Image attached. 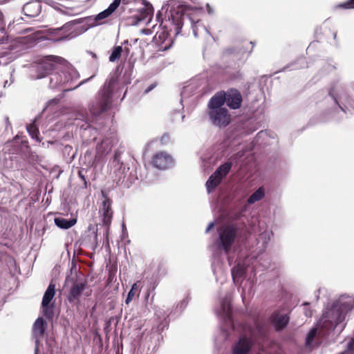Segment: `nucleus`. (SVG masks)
<instances>
[{
  "label": "nucleus",
  "instance_id": "obj_34",
  "mask_svg": "<svg viewBox=\"0 0 354 354\" xmlns=\"http://www.w3.org/2000/svg\"><path fill=\"white\" fill-rule=\"evenodd\" d=\"M123 52V48L120 46H117L113 48L111 53L109 56V61L114 62L118 60Z\"/></svg>",
  "mask_w": 354,
  "mask_h": 354
},
{
  "label": "nucleus",
  "instance_id": "obj_20",
  "mask_svg": "<svg viewBox=\"0 0 354 354\" xmlns=\"http://www.w3.org/2000/svg\"><path fill=\"white\" fill-rule=\"evenodd\" d=\"M288 310L283 309L275 310L271 316V322L277 330H281L288 325L290 317Z\"/></svg>",
  "mask_w": 354,
  "mask_h": 354
},
{
  "label": "nucleus",
  "instance_id": "obj_31",
  "mask_svg": "<svg viewBox=\"0 0 354 354\" xmlns=\"http://www.w3.org/2000/svg\"><path fill=\"white\" fill-rule=\"evenodd\" d=\"M264 195V189L262 187H259L248 198V203L249 204H253L262 199Z\"/></svg>",
  "mask_w": 354,
  "mask_h": 354
},
{
  "label": "nucleus",
  "instance_id": "obj_21",
  "mask_svg": "<svg viewBox=\"0 0 354 354\" xmlns=\"http://www.w3.org/2000/svg\"><path fill=\"white\" fill-rule=\"evenodd\" d=\"M152 163L155 167L164 170L174 166V160L167 153L160 151L153 156Z\"/></svg>",
  "mask_w": 354,
  "mask_h": 354
},
{
  "label": "nucleus",
  "instance_id": "obj_48",
  "mask_svg": "<svg viewBox=\"0 0 354 354\" xmlns=\"http://www.w3.org/2000/svg\"><path fill=\"white\" fill-rule=\"evenodd\" d=\"M167 139H169V136H167V135H164V136L162 137L161 140H162V142H166V140H167Z\"/></svg>",
  "mask_w": 354,
  "mask_h": 354
},
{
  "label": "nucleus",
  "instance_id": "obj_35",
  "mask_svg": "<svg viewBox=\"0 0 354 354\" xmlns=\"http://www.w3.org/2000/svg\"><path fill=\"white\" fill-rule=\"evenodd\" d=\"M138 291V285L136 283H133L131 286V290L128 292L127 297L125 299V304L128 305L133 299L134 296L136 295V292Z\"/></svg>",
  "mask_w": 354,
  "mask_h": 354
},
{
  "label": "nucleus",
  "instance_id": "obj_43",
  "mask_svg": "<svg viewBox=\"0 0 354 354\" xmlns=\"http://www.w3.org/2000/svg\"><path fill=\"white\" fill-rule=\"evenodd\" d=\"M73 37H74V35L71 36V34H68L67 35L60 37L59 39H57V41L64 40V39H70L73 38Z\"/></svg>",
  "mask_w": 354,
  "mask_h": 354
},
{
  "label": "nucleus",
  "instance_id": "obj_27",
  "mask_svg": "<svg viewBox=\"0 0 354 354\" xmlns=\"http://www.w3.org/2000/svg\"><path fill=\"white\" fill-rule=\"evenodd\" d=\"M225 92L223 91L216 93L208 102V110L225 109L223 105L225 103Z\"/></svg>",
  "mask_w": 354,
  "mask_h": 354
},
{
  "label": "nucleus",
  "instance_id": "obj_5",
  "mask_svg": "<svg viewBox=\"0 0 354 354\" xmlns=\"http://www.w3.org/2000/svg\"><path fill=\"white\" fill-rule=\"evenodd\" d=\"M272 235L270 230H265L259 234L257 239L256 248L250 254L246 257L242 253L239 254L235 261L236 265L232 268V277L235 284H238L245 273L247 266H248L251 261L257 259V255L262 254L266 249L268 242Z\"/></svg>",
  "mask_w": 354,
  "mask_h": 354
},
{
  "label": "nucleus",
  "instance_id": "obj_44",
  "mask_svg": "<svg viewBox=\"0 0 354 354\" xmlns=\"http://www.w3.org/2000/svg\"><path fill=\"white\" fill-rule=\"evenodd\" d=\"M142 32L145 35H151L152 33V30L151 29L147 28V29H142Z\"/></svg>",
  "mask_w": 354,
  "mask_h": 354
},
{
  "label": "nucleus",
  "instance_id": "obj_18",
  "mask_svg": "<svg viewBox=\"0 0 354 354\" xmlns=\"http://www.w3.org/2000/svg\"><path fill=\"white\" fill-rule=\"evenodd\" d=\"M55 295V285L50 283L42 298L41 309L44 315L50 319L53 316V305L50 304L51 301Z\"/></svg>",
  "mask_w": 354,
  "mask_h": 354
},
{
  "label": "nucleus",
  "instance_id": "obj_42",
  "mask_svg": "<svg viewBox=\"0 0 354 354\" xmlns=\"http://www.w3.org/2000/svg\"><path fill=\"white\" fill-rule=\"evenodd\" d=\"M206 8H207V12L209 15H212L214 13V10L209 3L206 4Z\"/></svg>",
  "mask_w": 354,
  "mask_h": 354
},
{
  "label": "nucleus",
  "instance_id": "obj_25",
  "mask_svg": "<svg viewBox=\"0 0 354 354\" xmlns=\"http://www.w3.org/2000/svg\"><path fill=\"white\" fill-rule=\"evenodd\" d=\"M117 8V3L113 1L104 11L100 12L95 17H88L87 19V22L92 26H97L101 24V20L110 16Z\"/></svg>",
  "mask_w": 354,
  "mask_h": 354
},
{
  "label": "nucleus",
  "instance_id": "obj_59",
  "mask_svg": "<svg viewBox=\"0 0 354 354\" xmlns=\"http://www.w3.org/2000/svg\"><path fill=\"white\" fill-rule=\"evenodd\" d=\"M1 31H3V30H4V28H1Z\"/></svg>",
  "mask_w": 354,
  "mask_h": 354
},
{
  "label": "nucleus",
  "instance_id": "obj_1",
  "mask_svg": "<svg viewBox=\"0 0 354 354\" xmlns=\"http://www.w3.org/2000/svg\"><path fill=\"white\" fill-rule=\"evenodd\" d=\"M353 308H354V298L349 295H342L339 298L328 302L317 326L310 329L307 334L306 345L309 348L315 346V338L317 333L322 337L328 335L335 329L341 333L346 326L344 323L346 315Z\"/></svg>",
  "mask_w": 354,
  "mask_h": 354
},
{
  "label": "nucleus",
  "instance_id": "obj_33",
  "mask_svg": "<svg viewBox=\"0 0 354 354\" xmlns=\"http://www.w3.org/2000/svg\"><path fill=\"white\" fill-rule=\"evenodd\" d=\"M27 131L32 138L35 139L37 142H40L39 138V129L36 125L35 120L32 123L27 126Z\"/></svg>",
  "mask_w": 354,
  "mask_h": 354
},
{
  "label": "nucleus",
  "instance_id": "obj_36",
  "mask_svg": "<svg viewBox=\"0 0 354 354\" xmlns=\"http://www.w3.org/2000/svg\"><path fill=\"white\" fill-rule=\"evenodd\" d=\"M337 7L344 9L354 8V0H348L345 3L339 4Z\"/></svg>",
  "mask_w": 354,
  "mask_h": 354
},
{
  "label": "nucleus",
  "instance_id": "obj_10",
  "mask_svg": "<svg viewBox=\"0 0 354 354\" xmlns=\"http://www.w3.org/2000/svg\"><path fill=\"white\" fill-rule=\"evenodd\" d=\"M67 286H70V290L67 295V299L70 304L78 305L80 298L84 291L88 287L86 279L84 275H77L67 277L66 279Z\"/></svg>",
  "mask_w": 354,
  "mask_h": 354
},
{
  "label": "nucleus",
  "instance_id": "obj_53",
  "mask_svg": "<svg viewBox=\"0 0 354 354\" xmlns=\"http://www.w3.org/2000/svg\"><path fill=\"white\" fill-rule=\"evenodd\" d=\"M32 28H27L26 30H24L23 32H30V31H32Z\"/></svg>",
  "mask_w": 354,
  "mask_h": 354
},
{
  "label": "nucleus",
  "instance_id": "obj_14",
  "mask_svg": "<svg viewBox=\"0 0 354 354\" xmlns=\"http://www.w3.org/2000/svg\"><path fill=\"white\" fill-rule=\"evenodd\" d=\"M232 166V162H226L219 166L209 176L205 184L208 193L213 191L221 183L222 179L225 177L230 171Z\"/></svg>",
  "mask_w": 354,
  "mask_h": 354
},
{
  "label": "nucleus",
  "instance_id": "obj_55",
  "mask_svg": "<svg viewBox=\"0 0 354 354\" xmlns=\"http://www.w3.org/2000/svg\"><path fill=\"white\" fill-rule=\"evenodd\" d=\"M336 36H337V33H336V32H335V33L333 34L334 39H335V38H336Z\"/></svg>",
  "mask_w": 354,
  "mask_h": 354
},
{
  "label": "nucleus",
  "instance_id": "obj_8",
  "mask_svg": "<svg viewBox=\"0 0 354 354\" xmlns=\"http://www.w3.org/2000/svg\"><path fill=\"white\" fill-rule=\"evenodd\" d=\"M113 82V79L106 82L103 88L91 102L88 109L93 117L95 118L111 108L112 103V84Z\"/></svg>",
  "mask_w": 354,
  "mask_h": 354
},
{
  "label": "nucleus",
  "instance_id": "obj_52",
  "mask_svg": "<svg viewBox=\"0 0 354 354\" xmlns=\"http://www.w3.org/2000/svg\"><path fill=\"white\" fill-rule=\"evenodd\" d=\"M68 26H63L62 28H61L59 29V30H61V31H64V30H65L66 29H67V28H68Z\"/></svg>",
  "mask_w": 354,
  "mask_h": 354
},
{
  "label": "nucleus",
  "instance_id": "obj_29",
  "mask_svg": "<svg viewBox=\"0 0 354 354\" xmlns=\"http://www.w3.org/2000/svg\"><path fill=\"white\" fill-rule=\"evenodd\" d=\"M189 20L192 24V32L195 37L203 33L209 34L206 27L203 24L200 19L194 21L192 18L189 17Z\"/></svg>",
  "mask_w": 354,
  "mask_h": 354
},
{
  "label": "nucleus",
  "instance_id": "obj_30",
  "mask_svg": "<svg viewBox=\"0 0 354 354\" xmlns=\"http://www.w3.org/2000/svg\"><path fill=\"white\" fill-rule=\"evenodd\" d=\"M76 223V218L66 219L61 217L55 218V224L61 229H68L73 227Z\"/></svg>",
  "mask_w": 354,
  "mask_h": 354
},
{
  "label": "nucleus",
  "instance_id": "obj_37",
  "mask_svg": "<svg viewBox=\"0 0 354 354\" xmlns=\"http://www.w3.org/2000/svg\"><path fill=\"white\" fill-rule=\"evenodd\" d=\"M189 303V297H186L184 298L180 304L177 305V308H180V310H183L185 308V307L187 306Z\"/></svg>",
  "mask_w": 354,
  "mask_h": 354
},
{
  "label": "nucleus",
  "instance_id": "obj_50",
  "mask_svg": "<svg viewBox=\"0 0 354 354\" xmlns=\"http://www.w3.org/2000/svg\"><path fill=\"white\" fill-rule=\"evenodd\" d=\"M241 296L243 297V299L244 300L245 299V288H243V291H242V293H241Z\"/></svg>",
  "mask_w": 354,
  "mask_h": 354
},
{
  "label": "nucleus",
  "instance_id": "obj_22",
  "mask_svg": "<svg viewBox=\"0 0 354 354\" xmlns=\"http://www.w3.org/2000/svg\"><path fill=\"white\" fill-rule=\"evenodd\" d=\"M118 142L117 138L111 136L104 138L101 143L98 144L96 147V157L101 158L104 155L109 153L113 146Z\"/></svg>",
  "mask_w": 354,
  "mask_h": 354
},
{
  "label": "nucleus",
  "instance_id": "obj_7",
  "mask_svg": "<svg viewBox=\"0 0 354 354\" xmlns=\"http://www.w3.org/2000/svg\"><path fill=\"white\" fill-rule=\"evenodd\" d=\"M349 87L340 83H335L328 91V95L334 103L335 111L340 110L344 113H354V101L348 94Z\"/></svg>",
  "mask_w": 354,
  "mask_h": 354
},
{
  "label": "nucleus",
  "instance_id": "obj_3",
  "mask_svg": "<svg viewBox=\"0 0 354 354\" xmlns=\"http://www.w3.org/2000/svg\"><path fill=\"white\" fill-rule=\"evenodd\" d=\"M218 238L213 243L211 250L213 256L212 271L216 281L219 278H225V271L221 265V258L227 257L229 264L231 266L233 258L230 255V251L236 236V230L232 225H223L217 230Z\"/></svg>",
  "mask_w": 354,
  "mask_h": 354
},
{
  "label": "nucleus",
  "instance_id": "obj_19",
  "mask_svg": "<svg viewBox=\"0 0 354 354\" xmlns=\"http://www.w3.org/2000/svg\"><path fill=\"white\" fill-rule=\"evenodd\" d=\"M103 201L100 206L99 212L102 217V220L106 227V232L109 230V225L111 223L113 217V210L111 209V201L106 196L104 192H102Z\"/></svg>",
  "mask_w": 354,
  "mask_h": 354
},
{
  "label": "nucleus",
  "instance_id": "obj_60",
  "mask_svg": "<svg viewBox=\"0 0 354 354\" xmlns=\"http://www.w3.org/2000/svg\"><path fill=\"white\" fill-rule=\"evenodd\" d=\"M353 86H354V83H353Z\"/></svg>",
  "mask_w": 354,
  "mask_h": 354
},
{
  "label": "nucleus",
  "instance_id": "obj_23",
  "mask_svg": "<svg viewBox=\"0 0 354 354\" xmlns=\"http://www.w3.org/2000/svg\"><path fill=\"white\" fill-rule=\"evenodd\" d=\"M46 328V322L43 318L39 317L36 319L33 325L32 335L35 342V354H38L39 344L40 339L43 337Z\"/></svg>",
  "mask_w": 354,
  "mask_h": 354
},
{
  "label": "nucleus",
  "instance_id": "obj_4",
  "mask_svg": "<svg viewBox=\"0 0 354 354\" xmlns=\"http://www.w3.org/2000/svg\"><path fill=\"white\" fill-rule=\"evenodd\" d=\"M252 324L242 326V333L232 347V354H249L252 346L264 336V324L260 318L254 319Z\"/></svg>",
  "mask_w": 354,
  "mask_h": 354
},
{
  "label": "nucleus",
  "instance_id": "obj_2",
  "mask_svg": "<svg viewBox=\"0 0 354 354\" xmlns=\"http://www.w3.org/2000/svg\"><path fill=\"white\" fill-rule=\"evenodd\" d=\"M183 11V0H168L156 15L157 21L160 22V30L156 31L153 41L159 46V50L169 49L174 43L171 34L176 37L180 33Z\"/></svg>",
  "mask_w": 354,
  "mask_h": 354
},
{
  "label": "nucleus",
  "instance_id": "obj_40",
  "mask_svg": "<svg viewBox=\"0 0 354 354\" xmlns=\"http://www.w3.org/2000/svg\"><path fill=\"white\" fill-rule=\"evenodd\" d=\"M84 169H82V170H80L78 171V175L80 176V178L84 182V183L86 184V177H85V175L84 174Z\"/></svg>",
  "mask_w": 354,
  "mask_h": 354
},
{
  "label": "nucleus",
  "instance_id": "obj_15",
  "mask_svg": "<svg viewBox=\"0 0 354 354\" xmlns=\"http://www.w3.org/2000/svg\"><path fill=\"white\" fill-rule=\"evenodd\" d=\"M26 37H19L17 40L9 41L7 37H1L0 39V49L5 51L0 53V66L7 65L13 59L11 52L15 49V46L19 42H24L22 40Z\"/></svg>",
  "mask_w": 354,
  "mask_h": 354
},
{
  "label": "nucleus",
  "instance_id": "obj_51",
  "mask_svg": "<svg viewBox=\"0 0 354 354\" xmlns=\"http://www.w3.org/2000/svg\"><path fill=\"white\" fill-rule=\"evenodd\" d=\"M3 24V16L1 12H0V26Z\"/></svg>",
  "mask_w": 354,
  "mask_h": 354
},
{
  "label": "nucleus",
  "instance_id": "obj_47",
  "mask_svg": "<svg viewBox=\"0 0 354 354\" xmlns=\"http://www.w3.org/2000/svg\"><path fill=\"white\" fill-rule=\"evenodd\" d=\"M129 48L128 47L124 46L123 48V52L126 53V55L127 56L129 53Z\"/></svg>",
  "mask_w": 354,
  "mask_h": 354
},
{
  "label": "nucleus",
  "instance_id": "obj_13",
  "mask_svg": "<svg viewBox=\"0 0 354 354\" xmlns=\"http://www.w3.org/2000/svg\"><path fill=\"white\" fill-rule=\"evenodd\" d=\"M75 124L80 126L81 136L82 138L87 142L95 141L97 140L99 132L96 128L93 127L88 122V117L84 115V113H78L75 118Z\"/></svg>",
  "mask_w": 354,
  "mask_h": 354
},
{
  "label": "nucleus",
  "instance_id": "obj_11",
  "mask_svg": "<svg viewBox=\"0 0 354 354\" xmlns=\"http://www.w3.org/2000/svg\"><path fill=\"white\" fill-rule=\"evenodd\" d=\"M216 312L217 315L223 320L224 324L221 326L222 330L225 333L226 337L229 336L231 331L234 329V324L231 315L230 295H225L224 298L221 299L220 307Z\"/></svg>",
  "mask_w": 354,
  "mask_h": 354
},
{
  "label": "nucleus",
  "instance_id": "obj_6",
  "mask_svg": "<svg viewBox=\"0 0 354 354\" xmlns=\"http://www.w3.org/2000/svg\"><path fill=\"white\" fill-rule=\"evenodd\" d=\"M56 71V72L50 74L49 86L51 88H60L64 91L75 89L93 77V76H91L77 84L74 85L75 82L80 78V74L78 71L65 59L64 63L60 64Z\"/></svg>",
  "mask_w": 354,
  "mask_h": 354
},
{
  "label": "nucleus",
  "instance_id": "obj_32",
  "mask_svg": "<svg viewBox=\"0 0 354 354\" xmlns=\"http://www.w3.org/2000/svg\"><path fill=\"white\" fill-rule=\"evenodd\" d=\"M195 88L196 87L192 84L184 86L181 91V101L183 102L189 96L193 95L195 93Z\"/></svg>",
  "mask_w": 354,
  "mask_h": 354
},
{
  "label": "nucleus",
  "instance_id": "obj_46",
  "mask_svg": "<svg viewBox=\"0 0 354 354\" xmlns=\"http://www.w3.org/2000/svg\"><path fill=\"white\" fill-rule=\"evenodd\" d=\"M155 87V85L154 84H151V86H149L146 90H145V93H149V91H151L153 88Z\"/></svg>",
  "mask_w": 354,
  "mask_h": 354
},
{
  "label": "nucleus",
  "instance_id": "obj_12",
  "mask_svg": "<svg viewBox=\"0 0 354 354\" xmlns=\"http://www.w3.org/2000/svg\"><path fill=\"white\" fill-rule=\"evenodd\" d=\"M113 2L117 3V8H118L121 3L123 4L140 3L143 6L142 8L139 9V15H136L132 17V25H138L141 22L148 23L151 20V15L153 12V7L146 0H114Z\"/></svg>",
  "mask_w": 354,
  "mask_h": 354
},
{
  "label": "nucleus",
  "instance_id": "obj_56",
  "mask_svg": "<svg viewBox=\"0 0 354 354\" xmlns=\"http://www.w3.org/2000/svg\"><path fill=\"white\" fill-rule=\"evenodd\" d=\"M184 118H185V115H182V121H183V120H184Z\"/></svg>",
  "mask_w": 354,
  "mask_h": 354
},
{
  "label": "nucleus",
  "instance_id": "obj_49",
  "mask_svg": "<svg viewBox=\"0 0 354 354\" xmlns=\"http://www.w3.org/2000/svg\"><path fill=\"white\" fill-rule=\"evenodd\" d=\"M305 315H306V317H311L312 316V313L310 310H306L305 311Z\"/></svg>",
  "mask_w": 354,
  "mask_h": 354
},
{
  "label": "nucleus",
  "instance_id": "obj_57",
  "mask_svg": "<svg viewBox=\"0 0 354 354\" xmlns=\"http://www.w3.org/2000/svg\"><path fill=\"white\" fill-rule=\"evenodd\" d=\"M299 67H293L292 69H298Z\"/></svg>",
  "mask_w": 354,
  "mask_h": 354
},
{
  "label": "nucleus",
  "instance_id": "obj_41",
  "mask_svg": "<svg viewBox=\"0 0 354 354\" xmlns=\"http://www.w3.org/2000/svg\"><path fill=\"white\" fill-rule=\"evenodd\" d=\"M214 225H215V223L214 222H211L208 225V226H207V229L205 230V232L208 233L210 231V230L212 229L214 227Z\"/></svg>",
  "mask_w": 354,
  "mask_h": 354
},
{
  "label": "nucleus",
  "instance_id": "obj_45",
  "mask_svg": "<svg viewBox=\"0 0 354 354\" xmlns=\"http://www.w3.org/2000/svg\"><path fill=\"white\" fill-rule=\"evenodd\" d=\"M243 156V153L240 151V152H238L236 155H234V156H233L232 158H241Z\"/></svg>",
  "mask_w": 354,
  "mask_h": 354
},
{
  "label": "nucleus",
  "instance_id": "obj_17",
  "mask_svg": "<svg viewBox=\"0 0 354 354\" xmlns=\"http://www.w3.org/2000/svg\"><path fill=\"white\" fill-rule=\"evenodd\" d=\"M120 152L117 151L111 161V172L114 175V181L120 183L124 180L127 173L129 168H126L120 161Z\"/></svg>",
  "mask_w": 354,
  "mask_h": 354
},
{
  "label": "nucleus",
  "instance_id": "obj_39",
  "mask_svg": "<svg viewBox=\"0 0 354 354\" xmlns=\"http://www.w3.org/2000/svg\"><path fill=\"white\" fill-rule=\"evenodd\" d=\"M13 72H14V71H12L10 73V81H8V80H5L4 81V83H3V86L4 87L10 86L12 84V82H14V80L12 78V73Z\"/></svg>",
  "mask_w": 354,
  "mask_h": 354
},
{
  "label": "nucleus",
  "instance_id": "obj_58",
  "mask_svg": "<svg viewBox=\"0 0 354 354\" xmlns=\"http://www.w3.org/2000/svg\"><path fill=\"white\" fill-rule=\"evenodd\" d=\"M128 44V41H125L124 42V44Z\"/></svg>",
  "mask_w": 354,
  "mask_h": 354
},
{
  "label": "nucleus",
  "instance_id": "obj_54",
  "mask_svg": "<svg viewBox=\"0 0 354 354\" xmlns=\"http://www.w3.org/2000/svg\"><path fill=\"white\" fill-rule=\"evenodd\" d=\"M298 62L301 63V64H304V62H304V59H303V58H301V59H298Z\"/></svg>",
  "mask_w": 354,
  "mask_h": 354
},
{
  "label": "nucleus",
  "instance_id": "obj_38",
  "mask_svg": "<svg viewBox=\"0 0 354 354\" xmlns=\"http://www.w3.org/2000/svg\"><path fill=\"white\" fill-rule=\"evenodd\" d=\"M88 229L89 231H92V233L93 234V239L96 241L97 239V228L95 225H89L88 227Z\"/></svg>",
  "mask_w": 354,
  "mask_h": 354
},
{
  "label": "nucleus",
  "instance_id": "obj_24",
  "mask_svg": "<svg viewBox=\"0 0 354 354\" xmlns=\"http://www.w3.org/2000/svg\"><path fill=\"white\" fill-rule=\"evenodd\" d=\"M225 100L227 106L232 109H237L241 106L242 96L236 89H230L225 92Z\"/></svg>",
  "mask_w": 354,
  "mask_h": 354
},
{
  "label": "nucleus",
  "instance_id": "obj_9",
  "mask_svg": "<svg viewBox=\"0 0 354 354\" xmlns=\"http://www.w3.org/2000/svg\"><path fill=\"white\" fill-rule=\"evenodd\" d=\"M63 63H64V59L62 57L54 55L45 57L32 65L31 71L36 73L35 75H31L32 78L40 79L48 74L50 75L52 71H56L58 66Z\"/></svg>",
  "mask_w": 354,
  "mask_h": 354
},
{
  "label": "nucleus",
  "instance_id": "obj_16",
  "mask_svg": "<svg viewBox=\"0 0 354 354\" xmlns=\"http://www.w3.org/2000/svg\"><path fill=\"white\" fill-rule=\"evenodd\" d=\"M207 115L212 125L219 128L227 127L231 121V116L225 108L208 110Z\"/></svg>",
  "mask_w": 354,
  "mask_h": 354
},
{
  "label": "nucleus",
  "instance_id": "obj_28",
  "mask_svg": "<svg viewBox=\"0 0 354 354\" xmlns=\"http://www.w3.org/2000/svg\"><path fill=\"white\" fill-rule=\"evenodd\" d=\"M158 324L156 326V331L158 333L162 332L169 325L168 314L162 309H159L156 312Z\"/></svg>",
  "mask_w": 354,
  "mask_h": 354
},
{
  "label": "nucleus",
  "instance_id": "obj_26",
  "mask_svg": "<svg viewBox=\"0 0 354 354\" xmlns=\"http://www.w3.org/2000/svg\"><path fill=\"white\" fill-rule=\"evenodd\" d=\"M41 11V3L38 0L31 1L23 7L24 15L28 17H37Z\"/></svg>",
  "mask_w": 354,
  "mask_h": 354
}]
</instances>
